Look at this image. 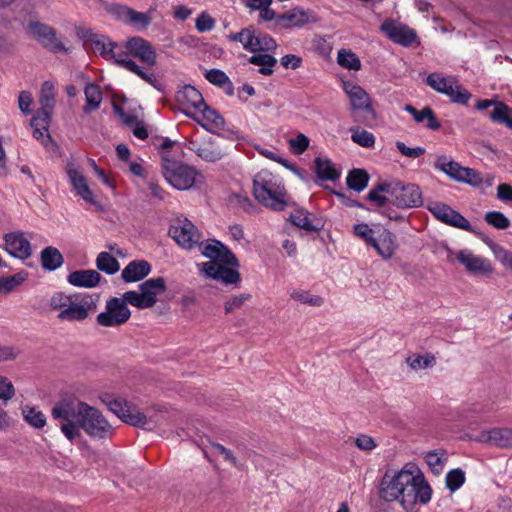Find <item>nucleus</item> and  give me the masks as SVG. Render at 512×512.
I'll use <instances>...</instances> for the list:
<instances>
[{"label":"nucleus","instance_id":"obj_33","mask_svg":"<svg viewBox=\"0 0 512 512\" xmlns=\"http://www.w3.org/2000/svg\"><path fill=\"white\" fill-rule=\"evenodd\" d=\"M434 167L443 173H445L447 176H449L451 179L460 182V180H463L462 175L464 172L465 167L460 165L458 162L448 158L445 155L438 156Z\"/></svg>","mask_w":512,"mask_h":512},{"label":"nucleus","instance_id":"obj_31","mask_svg":"<svg viewBox=\"0 0 512 512\" xmlns=\"http://www.w3.org/2000/svg\"><path fill=\"white\" fill-rule=\"evenodd\" d=\"M151 271L150 264L145 260H134L122 270L121 277L126 283L138 282Z\"/></svg>","mask_w":512,"mask_h":512},{"label":"nucleus","instance_id":"obj_29","mask_svg":"<svg viewBox=\"0 0 512 512\" xmlns=\"http://www.w3.org/2000/svg\"><path fill=\"white\" fill-rule=\"evenodd\" d=\"M480 440L501 448H512V428H493L484 431Z\"/></svg>","mask_w":512,"mask_h":512},{"label":"nucleus","instance_id":"obj_45","mask_svg":"<svg viewBox=\"0 0 512 512\" xmlns=\"http://www.w3.org/2000/svg\"><path fill=\"white\" fill-rule=\"evenodd\" d=\"M337 63L345 69L358 71L361 69L359 57L349 49H340L337 54Z\"/></svg>","mask_w":512,"mask_h":512},{"label":"nucleus","instance_id":"obj_39","mask_svg":"<svg viewBox=\"0 0 512 512\" xmlns=\"http://www.w3.org/2000/svg\"><path fill=\"white\" fill-rule=\"evenodd\" d=\"M369 182V174L363 169H353L348 173L346 178L347 186L356 191H363Z\"/></svg>","mask_w":512,"mask_h":512},{"label":"nucleus","instance_id":"obj_42","mask_svg":"<svg viewBox=\"0 0 512 512\" xmlns=\"http://www.w3.org/2000/svg\"><path fill=\"white\" fill-rule=\"evenodd\" d=\"M248 61L251 64L260 66L259 72L263 75H271L273 73V67L277 63L276 58L267 53H254Z\"/></svg>","mask_w":512,"mask_h":512},{"label":"nucleus","instance_id":"obj_36","mask_svg":"<svg viewBox=\"0 0 512 512\" xmlns=\"http://www.w3.org/2000/svg\"><path fill=\"white\" fill-rule=\"evenodd\" d=\"M41 264L45 270L54 271L62 266L64 259L60 251L52 246L46 247L40 254Z\"/></svg>","mask_w":512,"mask_h":512},{"label":"nucleus","instance_id":"obj_14","mask_svg":"<svg viewBox=\"0 0 512 512\" xmlns=\"http://www.w3.org/2000/svg\"><path fill=\"white\" fill-rule=\"evenodd\" d=\"M2 238L1 248L11 257L24 261L32 256L33 251L30 242L32 233L17 230L5 233Z\"/></svg>","mask_w":512,"mask_h":512},{"label":"nucleus","instance_id":"obj_7","mask_svg":"<svg viewBox=\"0 0 512 512\" xmlns=\"http://www.w3.org/2000/svg\"><path fill=\"white\" fill-rule=\"evenodd\" d=\"M92 48L95 53H98L103 58L107 60H113L119 66L135 73L136 75L151 83L155 88L158 89L156 85V77L152 74L146 73L132 59H129L127 52H123V48L118 46L116 43L110 41L105 37H101L93 40Z\"/></svg>","mask_w":512,"mask_h":512},{"label":"nucleus","instance_id":"obj_54","mask_svg":"<svg viewBox=\"0 0 512 512\" xmlns=\"http://www.w3.org/2000/svg\"><path fill=\"white\" fill-rule=\"evenodd\" d=\"M354 234L363 239L368 245L374 243V238L377 232V226L370 228L367 224H356L353 227Z\"/></svg>","mask_w":512,"mask_h":512},{"label":"nucleus","instance_id":"obj_43","mask_svg":"<svg viewBox=\"0 0 512 512\" xmlns=\"http://www.w3.org/2000/svg\"><path fill=\"white\" fill-rule=\"evenodd\" d=\"M24 420L32 427L40 429L46 425V417L43 412L36 407L26 405L22 408Z\"/></svg>","mask_w":512,"mask_h":512},{"label":"nucleus","instance_id":"obj_38","mask_svg":"<svg viewBox=\"0 0 512 512\" xmlns=\"http://www.w3.org/2000/svg\"><path fill=\"white\" fill-rule=\"evenodd\" d=\"M51 118L40 117L36 120V114L31 119V127L33 128V136L42 144L47 145L50 142L49 125Z\"/></svg>","mask_w":512,"mask_h":512},{"label":"nucleus","instance_id":"obj_27","mask_svg":"<svg viewBox=\"0 0 512 512\" xmlns=\"http://www.w3.org/2000/svg\"><path fill=\"white\" fill-rule=\"evenodd\" d=\"M55 86L50 81H45L40 89L39 102L41 107L36 111V120L40 117L51 118L55 107Z\"/></svg>","mask_w":512,"mask_h":512},{"label":"nucleus","instance_id":"obj_21","mask_svg":"<svg viewBox=\"0 0 512 512\" xmlns=\"http://www.w3.org/2000/svg\"><path fill=\"white\" fill-rule=\"evenodd\" d=\"M123 52H127L128 58H138L147 66H152L156 62V53L150 43L141 37H132L122 47Z\"/></svg>","mask_w":512,"mask_h":512},{"label":"nucleus","instance_id":"obj_9","mask_svg":"<svg viewBox=\"0 0 512 512\" xmlns=\"http://www.w3.org/2000/svg\"><path fill=\"white\" fill-rule=\"evenodd\" d=\"M102 401L111 412L127 424L144 430H153L157 426V419L153 415L139 411L124 398L106 395Z\"/></svg>","mask_w":512,"mask_h":512},{"label":"nucleus","instance_id":"obj_3","mask_svg":"<svg viewBox=\"0 0 512 512\" xmlns=\"http://www.w3.org/2000/svg\"><path fill=\"white\" fill-rule=\"evenodd\" d=\"M183 154L179 142L162 137V176L177 190L194 186L197 171L181 160Z\"/></svg>","mask_w":512,"mask_h":512},{"label":"nucleus","instance_id":"obj_20","mask_svg":"<svg viewBox=\"0 0 512 512\" xmlns=\"http://www.w3.org/2000/svg\"><path fill=\"white\" fill-rule=\"evenodd\" d=\"M317 21L318 17L315 13L296 7L279 14L276 18V26L281 29H289L302 27L308 23H316Z\"/></svg>","mask_w":512,"mask_h":512},{"label":"nucleus","instance_id":"obj_13","mask_svg":"<svg viewBox=\"0 0 512 512\" xmlns=\"http://www.w3.org/2000/svg\"><path fill=\"white\" fill-rule=\"evenodd\" d=\"M343 90L350 100L351 110L355 112L362 111L366 114L363 119L357 117V122L368 125L376 119L371 97L361 86L351 82H343Z\"/></svg>","mask_w":512,"mask_h":512},{"label":"nucleus","instance_id":"obj_25","mask_svg":"<svg viewBox=\"0 0 512 512\" xmlns=\"http://www.w3.org/2000/svg\"><path fill=\"white\" fill-rule=\"evenodd\" d=\"M176 101L185 114L186 111H198L206 105L202 94L191 85H185L176 93Z\"/></svg>","mask_w":512,"mask_h":512},{"label":"nucleus","instance_id":"obj_22","mask_svg":"<svg viewBox=\"0 0 512 512\" xmlns=\"http://www.w3.org/2000/svg\"><path fill=\"white\" fill-rule=\"evenodd\" d=\"M237 268L215 262H205L202 264V271L207 277L222 281L224 284H238L241 281Z\"/></svg>","mask_w":512,"mask_h":512},{"label":"nucleus","instance_id":"obj_1","mask_svg":"<svg viewBox=\"0 0 512 512\" xmlns=\"http://www.w3.org/2000/svg\"><path fill=\"white\" fill-rule=\"evenodd\" d=\"M51 415L60 421L61 432L71 442L81 437V431L98 440L110 438L114 434L113 426L97 408L74 398L58 401Z\"/></svg>","mask_w":512,"mask_h":512},{"label":"nucleus","instance_id":"obj_40","mask_svg":"<svg viewBox=\"0 0 512 512\" xmlns=\"http://www.w3.org/2000/svg\"><path fill=\"white\" fill-rule=\"evenodd\" d=\"M95 263L98 270L108 275H114L120 269L118 260L108 252H100Z\"/></svg>","mask_w":512,"mask_h":512},{"label":"nucleus","instance_id":"obj_11","mask_svg":"<svg viewBox=\"0 0 512 512\" xmlns=\"http://www.w3.org/2000/svg\"><path fill=\"white\" fill-rule=\"evenodd\" d=\"M425 83L436 92L446 95L453 103L466 105L471 98V93L453 75L444 76L433 72L426 77Z\"/></svg>","mask_w":512,"mask_h":512},{"label":"nucleus","instance_id":"obj_28","mask_svg":"<svg viewBox=\"0 0 512 512\" xmlns=\"http://www.w3.org/2000/svg\"><path fill=\"white\" fill-rule=\"evenodd\" d=\"M102 279L100 273L93 269L76 270L67 276V282L80 288H94Z\"/></svg>","mask_w":512,"mask_h":512},{"label":"nucleus","instance_id":"obj_35","mask_svg":"<svg viewBox=\"0 0 512 512\" xmlns=\"http://www.w3.org/2000/svg\"><path fill=\"white\" fill-rule=\"evenodd\" d=\"M314 169L317 177L322 181H335L340 177V172L328 158L316 157Z\"/></svg>","mask_w":512,"mask_h":512},{"label":"nucleus","instance_id":"obj_26","mask_svg":"<svg viewBox=\"0 0 512 512\" xmlns=\"http://www.w3.org/2000/svg\"><path fill=\"white\" fill-rule=\"evenodd\" d=\"M457 260L472 273L489 274L493 270L488 259L477 256L468 250L460 251L457 254Z\"/></svg>","mask_w":512,"mask_h":512},{"label":"nucleus","instance_id":"obj_60","mask_svg":"<svg viewBox=\"0 0 512 512\" xmlns=\"http://www.w3.org/2000/svg\"><path fill=\"white\" fill-rule=\"evenodd\" d=\"M223 243L216 239H209L207 243L201 247V253L204 257L209 258V262H215V258L219 253V249L222 248Z\"/></svg>","mask_w":512,"mask_h":512},{"label":"nucleus","instance_id":"obj_23","mask_svg":"<svg viewBox=\"0 0 512 512\" xmlns=\"http://www.w3.org/2000/svg\"><path fill=\"white\" fill-rule=\"evenodd\" d=\"M380 30L385 33L389 39L403 46L411 45L417 38L414 30L405 25L396 24L391 20L381 24Z\"/></svg>","mask_w":512,"mask_h":512},{"label":"nucleus","instance_id":"obj_30","mask_svg":"<svg viewBox=\"0 0 512 512\" xmlns=\"http://www.w3.org/2000/svg\"><path fill=\"white\" fill-rule=\"evenodd\" d=\"M29 30L45 47L52 50L62 49L61 43L57 40L54 31L49 26L41 23H31Z\"/></svg>","mask_w":512,"mask_h":512},{"label":"nucleus","instance_id":"obj_17","mask_svg":"<svg viewBox=\"0 0 512 512\" xmlns=\"http://www.w3.org/2000/svg\"><path fill=\"white\" fill-rule=\"evenodd\" d=\"M108 12L118 21L130 25L137 30L145 29L151 22L148 13L138 12L126 5L112 4Z\"/></svg>","mask_w":512,"mask_h":512},{"label":"nucleus","instance_id":"obj_5","mask_svg":"<svg viewBox=\"0 0 512 512\" xmlns=\"http://www.w3.org/2000/svg\"><path fill=\"white\" fill-rule=\"evenodd\" d=\"M253 195L260 204L274 211H284L290 204L283 180L265 169L253 178Z\"/></svg>","mask_w":512,"mask_h":512},{"label":"nucleus","instance_id":"obj_64","mask_svg":"<svg viewBox=\"0 0 512 512\" xmlns=\"http://www.w3.org/2000/svg\"><path fill=\"white\" fill-rule=\"evenodd\" d=\"M196 29L203 33L207 31H211L215 26L214 19L207 12H202L196 19L195 22Z\"/></svg>","mask_w":512,"mask_h":512},{"label":"nucleus","instance_id":"obj_10","mask_svg":"<svg viewBox=\"0 0 512 512\" xmlns=\"http://www.w3.org/2000/svg\"><path fill=\"white\" fill-rule=\"evenodd\" d=\"M216 137L200 134L195 131L189 138V149L199 158L206 162L220 161L227 153V147L224 146V137L221 134H215Z\"/></svg>","mask_w":512,"mask_h":512},{"label":"nucleus","instance_id":"obj_58","mask_svg":"<svg viewBox=\"0 0 512 512\" xmlns=\"http://www.w3.org/2000/svg\"><path fill=\"white\" fill-rule=\"evenodd\" d=\"M251 299V294L243 293L240 295H236L228 299L224 303V310L226 314H229L237 309H240L244 303Z\"/></svg>","mask_w":512,"mask_h":512},{"label":"nucleus","instance_id":"obj_4","mask_svg":"<svg viewBox=\"0 0 512 512\" xmlns=\"http://www.w3.org/2000/svg\"><path fill=\"white\" fill-rule=\"evenodd\" d=\"M367 199L377 207H384L388 202L402 209L420 207L423 204L418 185L405 184L398 180L379 182L369 191Z\"/></svg>","mask_w":512,"mask_h":512},{"label":"nucleus","instance_id":"obj_2","mask_svg":"<svg viewBox=\"0 0 512 512\" xmlns=\"http://www.w3.org/2000/svg\"><path fill=\"white\" fill-rule=\"evenodd\" d=\"M380 497L387 501H399L405 510H410L420 502L425 504L431 499V489L420 475L401 470L393 476L385 475L382 479Z\"/></svg>","mask_w":512,"mask_h":512},{"label":"nucleus","instance_id":"obj_57","mask_svg":"<svg viewBox=\"0 0 512 512\" xmlns=\"http://www.w3.org/2000/svg\"><path fill=\"white\" fill-rule=\"evenodd\" d=\"M291 298L311 306H321L323 299L317 295H311L306 291L296 290L291 293Z\"/></svg>","mask_w":512,"mask_h":512},{"label":"nucleus","instance_id":"obj_59","mask_svg":"<svg viewBox=\"0 0 512 512\" xmlns=\"http://www.w3.org/2000/svg\"><path fill=\"white\" fill-rule=\"evenodd\" d=\"M258 152H259V154H261L262 156L266 157L267 159H270L272 161L280 163L284 167H286L289 170L293 171L295 174L300 175L299 170L294 165H292L288 160H286V159L282 158L281 156L277 155L276 152H274L272 150H269V149H265V148H259Z\"/></svg>","mask_w":512,"mask_h":512},{"label":"nucleus","instance_id":"obj_51","mask_svg":"<svg viewBox=\"0 0 512 512\" xmlns=\"http://www.w3.org/2000/svg\"><path fill=\"white\" fill-rule=\"evenodd\" d=\"M26 280L23 274H15L0 278V294H8Z\"/></svg>","mask_w":512,"mask_h":512},{"label":"nucleus","instance_id":"obj_24","mask_svg":"<svg viewBox=\"0 0 512 512\" xmlns=\"http://www.w3.org/2000/svg\"><path fill=\"white\" fill-rule=\"evenodd\" d=\"M371 246L384 259H390L398 247L396 235L390 230L377 225V232L374 238V243H372Z\"/></svg>","mask_w":512,"mask_h":512},{"label":"nucleus","instance_id":"obj_15","mask_svg":"<svg viewBox=\"0 0 512 512\" xmlns=\"http://www.w3.org/2000/svg\"><path fill=\"white\" fill-rule=\"evenodd\" d=\"M160 293V277L146 280L139 286V290L125 292V299L138 309H147L154 306Z\"/></svg>","mask_w":512,"mask_h":512},{"label":"nucleus","instance_id":"obj_53","mask_svg":"<svg viewBox=\"0 0 512 512\" xmlns=\"http://www.w3.org/2000/svg\"><path fill=\"white\" fill-rule=\"evenodd\" d=\"M485 221L497 229H506L510 226V220L502 212L498 211L487 212Z\"/></svg>","mask_w":512,"mask_h":512},{"label":"nucleus","instance_id":"obj_46","mask_svg":"<svg viewBox=\"0 0 512 512\" xmlns=\"http://www.w3.org/2000/svg\"><path fill=\"white\" fill-rule=\"evenodd\" d=\"M290 220L295 226H297L307 232L320 230L319 227L315 226L311 222V220L309 218V213L303 209L297 210L295 213L291 214Z\"/></svg>","mask_w":512,"mask_h":512},{"label":"nucleus","instance_id":"obj_37","mask_svg":"<svg viewBox=\"0 0 512 512\" xmlns=\"http://www.w3.org/2000/svg\"><path fill=\"white\" fill-rule=\"evenodd\" d=\"M487 115L492 122L505 125L512 130V108L505 103L496 104V108L488 112Z\"/></svg>","mask_w":512,"mask_h":512},{"label":"nucleus","instance_id":"obj_44","mask_svg":"<svg viewBox=\"0 0 512 512\" xmlns=\"http://www.w3.org/2000/svg\"><path fill=\"white\" fill-rule=\"evenodd\" d=\"M462 178L463 180H460L461 183H466L473 187H479L483 183L491 186L494 180V177L491 175H487L484 179L477 170L469 167H465Z\"/></svg>","mask_w":512,"mask_h":512},{"label":"nucleus","instance_id":"obj_62","mask_svg":"<svg viewBox=\"0 0 512 512\" xmlns=\"http://www.w3.org/2000/svg\"><path fill=\"white\" fill-rule=\"evenodd\" d=\"M205 78L212 84L223 87L226 84H230L228 76L219 69H211L206 72Z\"/></svg>","mask_w":512,"mask_h":512},{"label":"nucleus","instance_id":"obj_63","mask_svg":"<svg viewBox=\"0 0 512 512\" xmlns=\"http://www.w3.org/2000/svg\"><path fill=\"white\" fill-rule=\"evenodd\" d=\"M276 48V41L270 35L258 34L257 52H273Z\"/></svg>","mask_w":512,"mask_h":512},{"label":"nucleus","instance_id":"obj_18","mask_svg":"<svg viewBox=\"0 0 512 512\" xmlns=\"http://www.w3.org/2000/svg\"><path fill=\"white\" fill-rule=\"evenodd\" d=\"M186 116L192 118L202 128L212 134H220L225 128V120L222 115L207 104L198 111H186Z\"/></svg>","mask_w":512,"mask_h":512},{"label":"nucleus","instance_id":"obj_50","mask_svg":"<svg viewBox=\"0 0 512 512\" xmlns=\"http://www.w3.org/2000/svg\"><path fill=\"white\" fill-rule=\"evenodd\" d=\"M115 113L120 118L121 122L128 126L132 127L136 123L140 121V113L136 110L126 109L124 106L116 105L114 107Z\"/></svg>","mask_w":512,"mask_h":512},{"label":"nucleus","instance_id":"obj_8","mask_svg":"<svg viewBox=\"0 0 512 512\" xmlns=\"http://www.w3.org/2000/svg\"><path fill=\"white\" fill-rule=\"evenodd\" d=\"M168 222V235L178 246L188 251L201 249L204 235L186 216L172 214Z\"/></svg>","mask_w":512,"mask_h":512},{"label":"nucleus","instance_id":"obj_12","mask_svg":"<svg viewBox=\"0 0 512 512\" xmlns=\"http://www.w3.org/2000/svg\"><path fill=\"white\" fill-rule=\"evenodd\" d=\"M129 301L122 297H112L106 301L105 310L97 315V324L103 327H119L125 324L131 317L128 308Z\"/></svg>","mask_w":512,"mask_h":512},{"label":"nucleus","instance_id":"obj_52","mask_svg":"<svg viewBox=\"0 0 512 512\" xmlns=\"http://www.w3.org/2000/svg\"><path fill=\"white\" fill-rule=\"evenodd\" d=\"M465 482V473L460 468L450 470L446 475V486L451 492L458 490Z\"/></svg>","mask_w":512,"mask_h":512},{"label":"nucleus","instance_id":"obj_34","mask_svg":"<svg viewBox=\"0 0 512 512\" xmlns=\"http://www.w3.org/2000/svg\"><path fill=\"white\" fill-rule=\"evenodd\" d=\"M404 110L411 114L417 123H422L427 120L426 127L431 130H438L441 127L440 122L437 120L434 111L426 106L422 110H417L410 104L404 107Z\"/></svg>","mask_w":512,"mask_h":512},{"label":"nucleus","instance_id":"obj_49","mask_svg":"<svg viewBox=\"0 0 512 512\" xmlns=\"http://www.w3.org/2000/svg\"><path fill=\"white\" fill-rule=\"evenodd\" d=\"M406 362L411 369L419 370L432 367L436 363V359L434 355L428 353L426 355H416L413 357H408L406 359Z\"/></svg>","mask_w":512,"mask_h":512},{"label":"nucleus","instance_id":"obj_48","mask_svg":"<svg viewBox=\"0 0 512 512\" xmlns=\"http://www.w3.org/2000/svg\"><path fill=\"white\" fill-rule=\"evenodd\" d=\"M211 447L217 455H220L223 457V459L230 463L232 466L236 467L239 470H243L245 468V465L241 463L237 457L233 454V452L226 447H224L222 444L219 443H211Z\"/></svg>","mask_w":512,"mask_h":512},{"label":"nucleus","instance_id":"obj_56","mask_svg":"<svg viewBox=\"0 0 512 512\" xmlns=\"http://www.w3.org/2000/svg\"><path fill=\"white\" fill-rule=\"evenodd\" d=\"M425 460L435 474H440L447 458L440 456L436 451H429L425 455Z\"/></svg>","mask_w":512,"mask_h":512},{"label":"nucleus","instance_id":"obj_16","mask_svg":"<svg viewBox=\"0 0 512 512\" xmlns=\"http://www.w3.org/2000/svg\"><path fill=\"white\" fill-rule=\"evenodd\" d=\"M66 173L75 194L86 203L93 206L97 211H105L104 206L97 200L95 194L88 185L87 178L83 175L78 166L68 163Z\"/></svg>","mask_w":512,"mask_h":512},{"label":"nucleus","instance_id":"obj_47","mask_svg":"<svg viewBox=\"0 0 512 512\" xmlns=\"http://www.w3.org/2000/svg\"><path fill=\"white\" fill-rule=\"evenodd\" d=\"M350 131L352 133L351 139L354 143L364 147L371 148L375 144V137L371 132H368L364 129H359L355 127H351Z\"/></svg>","mask_w":512,"mask_h":512},{"label":"nucleus","instance_id":"obj_55","mask_svg":"<svg viewBox=\"0 0 512 512\" xmlns=\"http://www.w3.org/2000/svg\"><path fill=\"white\" fill-rule=\"evenodd\" d=\"M215 263L230 267H239V262L235 254L224 244L222 245V248L219 249L217 258H215Z\"/></svg>","mask_w":512,"mask_h":512},{"label":"nucleus","instance_id":"obj_32","mask_svg":"<svg viewBox=\"0 0 512 512\" xmlns=\"http://www.w3.org/2000/svg\"><path fill=\"white\" fill-rule=\"evenodd\" d=\"M227 38L231 42H240L243 48L248 52H257L258 35L253 26L243 28L237 33H230Z\"/></svg>","mask_w":512,"mask_h":512},{"label":"nucleus","instance_id":"obj_19","mask_svg":"<svg viewBox=\"0 0 512 512\" xmlns=\"http://www.w3.org/2000/svg\"><path fill=\"white\" fill-rule=\"evenodd\" d=\"M429 211L441 222L455 228L473 232L470 222L458 211L443 203H434L429 206Z\"/></svg>","mask_w":512,"mask_h":512},{"label":"nucleus","instance_id":"obj_6","mask_svg":"<svg viewBox=\"0 0 512 512\" xmlns=\"http://www.w3.org/2000/svg\"><path fill=\"white\" fill-rule=\"evenodd\" d=\"M50 307L58 310V319L68 322H82L96 311V303L90 295L55 293Z\"/></svg>","mask_w":512,"mask_h":512},{"label":"nucleus","instance_id":"obj_41","mask_svg":"<svg viewBox=\"0 0 512 512\" xmlns=\"http://www.w3.org/2000/svg\"><path fill=\"white\" fill-rule=\"evenodd\" d=\"M85 99L86 105L84 107L85 112H91L97 110L102 102V92L98 85L88 84L85 87Z\"/></svg>","mask_w":512,"mask_h":512},{"label":"nucleus","instance_id":"obj_61","mask_svg":"<svg viewBox=\"0 0 512 512\" xmlns=\"http://www.w3.org/2000/svg\"><path fill=\"white\" fill-rule=\"evenodd\" d=\"M15 395L13 383L6 376L0 375V400L7 403Z\"/></svg>","mask_w":512,"mask_h":512}]
</instances>
